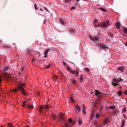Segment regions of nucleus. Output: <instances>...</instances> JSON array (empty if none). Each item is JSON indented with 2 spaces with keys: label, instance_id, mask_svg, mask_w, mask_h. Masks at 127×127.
<instances>
[{
  "label": "nucleus",
  "instance_id": "obj_1",
  "mask_svg": "<svg viewBox=\"0 0 127 127\" xmlns=\"http://www.w3.org/2000/svg\"><path fill=\"white\" fill-rule=\"evenodd\" d=\"M25 86V84L20 83L18 84L17 86V88L13 89V91L14 92H15L17 91H20L24 95H26L28 93L23 88Z\"/></svg>",
  "mask_w": 127,
  "mask_h": 127
},
{
  "label": "nucleus",
  "instance_id": "obj_2",
  "mask_svg": "<svg viewBox=\"0 0 127 127\" xmlns=\"http://www.w3.org/2000/svg\"><path fill=\"white\" fill-rule=\"evenodd\" d=\"M99 36L98 35H94L92 36H91L90 37V39L92 41H98L99 39Z\"/></svg>",
  "mask_w": 127,
  "mask_h": 127
},
{
  "label": "nucleus",
  "instance_id": "obj_3",
  "mask_svg": "<svg viewBox=\"0 0 127 127\" xmlns=\"http://www.w3.org/2000/svg\"><path fill=\"white\" fill-rule=\"evenodd\" d=\"M8 74V73L6 72H4L3 73V74L4 75V78L6 80H7L8 79H10L11 78V75H6V74Z\"/></svg>",
  "mask_w": 127,
  "mask_h": 127
},
{
  "label": "nucleus",
  "instance_id": "obj_4",
  "mask_svg": "<svg viewBox=\"0 0 127 127\" xmlns=\"http://www.w3.org/2000/svg\"><path fill=\"white\" fill-rule=\"evenodd\" d=\"M121 80H122V81H123L124 80L120 78L119 79L118 78L117 79L114 78V79H112V80L113 82H120V81H121Z\"/></svg>",
  "mask_w": 127,
  "mask_h": 127
},
{
  "label": "nucleus",
  "instance_id": "obj_5",
  "mask_svg": "<svg viewBox=\"0 0 127 127\" xmlns=\"http://www.w3.org/2000/svg\"><path fill=\"white\" fill-rule=\"evenodd\" d=\"M75 108L77 110L76 112H79L81 110V107L78 105H77L75 106Z\"/></svg>",
  "mask_w": 127,
  "mask_h": 127
},
{
  "label": "nucleus",
  "instance_id": "obj_6",
  "mask_svg": "<svg viewBox=\"0 0 127 127\" xmlns=\"http://www.w3.org/2000/svg\"><path fill=\"white\" fill-rule=\"evenodd\" d=\"M86 107L84 105H82V112L83 114H85L86 113L85 111Z\"/></svg>",
  "mask_w": 127,
  "mask_h": 127
},
{
  "label": "nucleus",
  "instance_id": "obj_7",
  "mask_svg": "<svg viewBox=\"0 0 127 127\" xmlns=\"http://www.w3.org/2000/svg\"><path fill=\"white\" fill-rule=\"evenodd\" d=\"M95 94L97 95H100L102 94V93L100 92L99 91L96 90L95 91Z\"/></svg>",
  "mask_w": 127,
  "mask_h": 127
},
{
  "label": "nucleus",
  "instance_id": "obj_8",
  "mask_svg": "<svg viewBox=\"0 0 127 127\" xmlns=\"http://www.w3.org/2000/svg\"><path fill=\"white\" fill-rule=\"evenodd\" d=\"M125 69V67H120L118 68L117 69L119 71H120L122 72H123L124 71Z\"/></svg>",
  "mask_w": 127,
  "mask_h": 127
},
{
  "label": "nucleus",
  "instance_id": "obj_9",
  "mask_svg": "<svg viewBox=\"0 0 127 127\" xmlns=\"http://www.w3.org/2000/svg\"><path fill=\"white\" fill-rule=\"evenodd\" d=\"M65 115L63 113H61L60 115V117H61V119L62 120H64V116Z\"/></svg>",
  "mask_w": 127,
  "mask_h": 127
},
{
  "label": "nucleus",
  "instance_id": "obj_10",
  "mask_svg": "<svg viewBox=\"0 0 127 127\" xmlns=\"http://www.w3.org/2000/svg\"><path fill=\"white\" fill-rule=\"evenodd\" d=\"M49 50V49H48L47 50L44 52V57L45 58H46L47 57V55L48 52Z\"/></svg>",
  "mask_w": 127,
  "mask_h": 127
},
{
  "label": "nucleus",
  "instance_id": "obj_11",
  "mask_svg": "<svg viewBox=\"0 0 127 127\" xmlns=\"http://www.w3.org/2000/svg\"><path fill=\"white\" fill-rule=\"evenodd\" d=\"M101 25L102 27H105L107 26V25L105 22H102L101 24Z\"/></svg>",
  "mask_w": 127,
  "mask_h": 127
},
{
  "label": "nucleus",
  "instance_id": "obj_12",
  "mask_svg": "<svg viewBox=\"0 0 127 127\" xmlns=\"http://www.w3.org/2000/svg\"><path fill=\"white\" fill-rule=\"evenodd\" d=\"M115 25L118 28H120V23L119 22H117L116 23Z\"/></svg>",
  "mask_w": 127,
  "mask_h": 127
},
{
  "label": "nucleus",
  "instance_id": "obj_13",
  "mask_svg": "<svg viewBox=\"0 0 127 127\" xmlns=\"http://www.w3.org/2000/svg\"><path fill=\"white\" fill-rule=\"evenodd\" d=\"M44 107L43 106H40L39 107V111L40 112H42V110L44 109Z\"/></svg>",
  "mask_w": 127,
  "mask_h": 127
},
{
  "label": "nucleus",
  "instance_id": "obj_14",
  "mask_svg": "<svg viewBox=\"0 0 127 127\" xmlns=\"http://www.w3.org/2000/svg\"><path fill=\"white\" fill-rule=\"evenodd\" d=\"M10 68L8 67H6L5 68H4L3 70V71H7L8 69H9Z\"/></svg>",
  "mask_w": 127,
  "mask_h": 127
},
{
  "label": "nucleus",
  "instance_id": "obj_15",
  "mask_svg": "<svg viewBox=\"0 0 127 127\" xmlns=\"http://www.w3.org/2000/svg\"><path fill=\"white\" fill-rule=\"evenodd\" d=\"M125 120H123L122 121V126L120 127H123V126L125 125Z\"/></svg>",
  "mask_w": 127,
  "mask_h": 127
},
{
  "label": "nucleus",
  "instance_id": "obj_16",
  "mask_svg": "<svg viewBox=\"0 0 127 127\" xmlns=\"http://www.w3.org/2000/svg\"><path fill=\"white\" fill-rule=\"evenodd\" d=\"M56 117V116L54 114H52L51 115V118L53 119H55Z\"/></svg>",
  "mask_w": 127,
  "mask_h": 127
},
{
  "label": "nucleus",
  "instance_id": "obj_17",
  "mask_svg": "<svg viewBox=\"0 0 127 127\" xmlns=\"http://www.w3.org/2000/svg\"><path fill=\"white\" fill-rule=\"evenodd\" d=\"M27 107L28 108H32L33 107V106L31 105H27Z\"/></svg>",
  "mask_w": 127,
  "mask_h": 127
},
{
  "label": "nucleus",
  "instance_id": "obj_18",
  "mask_svg": "<svg viewBox=\"0 0 127 127\" xmlns=\"http://www.w3.org/2000/svg\"><path fill=\"white\" fill-rule=\"evenodd\" d=\"M98 47H101V48H107V47L105 46H104V45H99L98 46Z\"/></svg>",
  "mask_w": 127,
  "mask_h": 127
},
{
  "label": "nucleus",
  "instance_id": "obj_19",
  "mask_svg": "<svg viewBox=\"0 0 127 127\" xmlns=\"http://www.w3.org/2000/svg\"><path fill=\"white\" fill-rule=\"evenodd\" d=\"M80 82H81L82 81H83V75L82 74H81L80 75Z\"/></svg>",
  "mask_w": 127,
  "mask_h": 127
},
{
  "label": "nucleus",
  "instance_id": "obj_20",
  "mask_svg": "<svg viewBox=\"0 0 127 127\" xmlns=\"http://www.w3.org/2000/svg\"><path fill=\"white\" fill-rule=\"evenodd\" d=\"M99 9L103 12H105L106 11V10L105 9L102 8L100 7L99 8Z\"/></svg>",
  "mask_w": 127,
  "mask_h": 127
},
{
  "label": "nucleus",
  "instance_id": "obj_21",
  "mask_svg": "<svg viewBox=\"0 0 127 127\" xmlns=\"http://www.w3.org/2000/svg\"><path fill=\"white\" fill-rule=\"evenodd\" d=\"M114 82H113L112 85H113L114 86H116L117 85H118L119 84L117 83H114Z\"/></svg>",
  "mask_w": 127,
  "mask_h": 127
},
{
  "label": "nucleus",
  "instance_id": "obj_22",
  "mask_svg": "<svg viewBox=\"0 0 127 127\" xmlns=\"http://www.w3.org/2000/svg\"><path fill=\"white\" fill-rule=\"evenodd\" d=\"M82 121L81 120L79 119L78 120V124L80 125L82 124Z\"/></svg>",
  "mask_w": 127,
  "mask_h": 127
},
{
  "label": "nucleus",
  "instance_id": "obj_23",
  "mask_svg": "<svg viewBox=\"0 0 127 127\" xmlns=\"http://www.w3.org/2000/svg\"><path fill=\"white\" fill-rule=\"evenodd\" d=\"M123 31L125 33H127V29L126 28H124L123 29Z\"/></svg>",
  "mask_w": 127,
  "mask_h": 127
},
{
  "label": "nucleus",
  "instance_id": "obj_24",
  "mask_svg": "<svg viewBox=\"0 0 127 127\" xmlns=\"http://www.w3.org/2000/svg\"><path fill=\"white\" fill-rule=\"evenodd\" d=\"M126 111V109L125 107H124L122 110V112L123 113H125V112Z\"/></svg>",
  "mask_w": 127,
  "mask_h": 127
},
{
  "label": "nucleus",
  "instance_id": "obj_25",
  "mask_svg": "<svg viewBox=\"0 0 127 127\" xmlns=\"http://www.w3.org/2000/svg\"><path fill=\"white\" fill-rule=\"evenodd\" d=\"M84 70L88 72H89L90 71V69L88 68H84Z\"/></svg>",
  "mask_w": 127,
  "mask_h": 127
},
{
  "label": "nucleus",
  "instance_id": "obj_26",
  "mask_svg": "<svg viewBox=\"0 0 127 127\" xmlns=\"http://www.w3.org/2000/svg\"><path fill=\"white\" fill-rule=\"evenodd\" d=\"M122 93V92L121 91H120L118 92V94L119 95V96H120L121 95Z\"/></svg>",
  "mask_w": 127,
  "mask_h": 127
},
{
  "label": "nucleus",
  "instance_id": "obj_27",
  "mask_svg": "<svg viewBox=\"0 0 127 127\" xmlns=\"http://www.w3.org/2000/svg\"><path fill=\"white\" fill-rule=\"evenodd\" d=\"M44 107L45 108L48 109L49 108V106L48 105H45Z\"/></svg>",
  "mask_w": 127,
  "mask_h": 127
},
{
  "label": "nucleus",
  "instance_id": "obj_28",
  "mask_svg": "<svg viewBox=\"0 0 127 127\" xmlns=\"http://www.w3.org/2000/svg\"><path fill=\"white\" fill-rule=\"evenodd\" d=\"M68 121L69 123H71L72 122V119L71 118H69L68 120Z\"/></svg>",
  "mask_w": 127,
  "mask_h": 127
},
{
  "label": "nucleus",
  "instance_id": "obj_29",
  "mask_svg": "<svg viewBox=\"0 0 127 127\" xmlns=\"http://www.w3.org/2000/svg\"><path fill=\"white\" fill-rule=\"evenodd\" d=\"M105 22L106 23V24H107L108 26L110 25L109 24V22L108 20H107L106 21H105Z\"/></svg>",
  "mask_w": 127,
  "mask_h": 127
},
{
  "label": "nucleus",
  "instance_id": "obj_30",
  "mask_svg": "<svg viewBox=\"0 0 127 127\" xmlns=\"http://www.w3.org/2000/svg\"><path fill=\"white\" fill-rule=\"evenodd\" d=\"M115 108V106H111L109 107V108L110 109H113Z\"/></svg>",
  "mask_w": 127,
  "mask_h": 127
},
{
  "label": "nucleus",
  "instance_id": "obj_31",
  "mask_svg": "<svg viewBox=\"0 0 127 127\" xmlns=\"http://www.w3.org/2000/svg\"><path fill=\"white\" fill-rule=\"evenodd\" d=\"M94 114L93 113H92V115L90 118V120H91L94 117Z\"/></svg>",
  "mask_w": 127,
  "mask_h": 127
},
{
  "label": "nucleus",
  "instance_id": "obj_32",
  "mask_svg": "<svg viewBox=\"0 0 127 127\" xmlns=\"http://www.w3.org/2000/svg\"><path fill=\"white\" fill-rule=\"evenodd\" d=\"M12 124H8V126L10 127H15L14 126H12L11 125Z\"/></svg>",
  "mask_w": 127,
  "mask_h": 127
},
{
  "label": "nucleus",
  "instance_id": "obj_33",
  "mask_svg": "<svg viewBox=\"0 0 127 127\" xmlns=\"http://www.w3.org/2000/svg\"><path fill=\"white\" fill-rule=\"evenodd\" d=\"M60 21L62 24H64V22L63 20L61 19L60 20Z\"/></svg>",
  "mask_w": 127,
  "mask_h": 127
},
{
  "label": "nucleus",
  "instance_id": "obj_34",
  "mask_svg": "<svg viewBox=\"0 0 127 127\" xmlns=\"http://www.w3.org/2000/svg\"><path fill=\"white\" fill-rule=\"evenodd\" d=\"M72 83L74 84H75L76 83V81L74 79H73L72 80Z\"/></svg>",
  "mask_w": 127,
  "mask_h": 127
},
{
  "label": "nucleus",
  "instance_id": "obj_35",
  "mask_svg": "<svg viewBox=\"0 0 127 127\" xmlns=\"http://www.w3.org/2000/svg\"><path fill=\"white\" fill-rule=\"evenodd\" d=\"M34 7L35 10H37L38 9V8L37 7L36 4L35 3L34 4Z\"/></svg>",
  "mask_w": 127,
  "mask_h": 127
},
{
  "label": "nucleus",
  "instance_id": "obj_36",
  "mask_svg": "<svg viewBox=\"0 0 127 127\" xmlns=\"http://www.w3.org/2000/svg\"><path fill=\"white\" fill-rule=\"evenodd\" d=\"M99 117V115L97 113L96 115V118H98Z\"/></svg>",
  "mask_w": 127,
  "mask_h": 127
},
{
  "label": "nucleus",
  "instance_id": "obj_37",
  "mask_svg": "<svg viewBox=\"0 0 127 127\" xmlns=\"http://www.w3.org/2000/svg\"><path fill=\"white\" fill-rule=\"evenodd\" d=\"M109 35L111 37V38H112L113 37V34L111 33H110L109 34Z\"/></svg>",
  "mask_w": 127,
  "mask_h": 127
},
{
  "label": "nucleus",
  "instance_id": "obj_38",
  "mask_svg": "<svg viewBox=\"0 0 127 127\" xmlns=\"http://www.w3.org/2000/svg\"><path fill=\"white\" fill-rule=\"evenodd\" d=\"M76 76H78V72L77 70H76Z\"/></svg>",
  "mask_w": 127,
  "mask_h": 127
},
{
  "label": "nucleus",
  "instance_id": "obj_39",
  "mask_svg": "<svg viewBox=\"0 0 127 127\" xmlns=\"http://www.w3.org/2000/svg\"><path fill=\"white\" fill-rule=\"evenodd\" d=\"M70 99L71 100L72 102H74V101L73 99V97H71L70 98Z\"/></svg>",
  "mask_w": 127,
  "mask_h": 127
},
{
  "label": "nucleus",
  "instance_id": "obj_40",
  "mask_svg": "<svg viewBox=\"0 0 127 127\" xmlns=\"http://www.w3.org/2000/svg\"><path fill=\"white\" fill-rule=\"evenodd\" d=\"M26 102H24L23 103V104L22 105V106L24 107L25 106Z\"/></svg>",
  "mask_w": 127,
  "mask_h": 127
},
{
  "label": "nucleus",
  "instance_id": "obj_41",
  "mask_svg": "<svg viewBox=\"0 0 127 127\" xmlns=\"http://www.w3.org/2000/svg\"><path fill=\"white\" fill-rule=\"evenodd\" d=\"M54 78L55 79V80H56L58 78V77L57 76L55 75L54 76Z\"/></svg>",
  "mask_w": 127,
  "mask_h": 127
},
{
  "label": "nucleus",
  "instance_id": "obj_42",
  "mask_svg": "<svg viewBox=\"0 0 127 127\" xmlns=\"http://www.w3.org/2000/svg\"><path fill=\"white\" fill-rule=\"evenodd\" d=\"M44 9L47 11L48 12H49V11L46 8V7H44Z\"/></svg>",
  "mask_w": 127,
  "mask_h": 127
},
{
  "label": "nucleus",
  "instance_id": "obj_43",
  "mask_svg": "<svg viewBox=\"0 0 127 127\" xmlns=\"http://www.w3.org/2000/svg\"><path fill=\"white\" fill-rule=\"evenodd\" d=\"M124 93L125 95L127 94V91L126 90H125L124 92Z\"/></svg>",
  "mask_w": 127,
  "mask_h": 127
},
{
  "label": "nucleus",
  "instance_id": "obj_44",
  "mask_svg": "<svg viewBox=\"0 0 127 127\" xmlns=\"http://www.w3.org/2000/svg\"><path fill=\"white\" fill-rule=\"evenodd\" d=\"M50 65H51V64H49L48 66H47L46 67V69L48 68H49L50 66Z\"/></svg>",
  "mask_w": 127,
  "mask_h": 127
},
{
  "label": "nucleus",
  "instance_id": "obj_45",
  "mask_svg": "<svg viewBox=\"0 0 127 127\" xmlns=\"http://www.w3.org/2000/svg\"><path fill=\"white\" fill-rule=\"evenodd\" d=\"M63 64L65 65V66H67V64H66L65 63V62H63Z\"/></svg>",
  "mask_w": 127,
  "mask_h": 127
},
{
  "label": "nucleus",
  "instance_id": "obj_46",
  "mask_svg": "<svg viewBox=\"0 0 127 127\" xmlns=\"http://www.w3.org/2000/svg\"><path fill=\"white\" fill-rule=\"evenodd\" d=\"M71 0H65V1L66 2H70Z\"/></svg>",
  "mask_w": 127,
  "mask_h": 127
},
{
  "label": "nucleus",
  "instance_id": "obj_47",
  "mask_svg": "<svg viewBox=\"0 0 127 127\" xmlns=\"http://www.w3.org/2000/svg\"><path fill=\"white\" fill-rule=\"evenodd\" d=\"M67 69L68 70H69L70 69V67L69 66H67Z\"/></svg>",
  "mask_w": 127,
  "mask_h": 127
},
{
  "label": "nucleus",
  "instance_id": "obj_48",
  "mask_svg": "<svg viewBox=\"0 0 127 127\" xmlns=\"http://www.w3.org/2000/svg\"><path fill=\"white\" fill-rule=\"evenodd\" d=\"M65 126L66 127H68V125L67 124H65Z\"/></svg>",
  "mask_w": 127,
  "mask_h": 127
},
{
  "label": "nucleus",
  "instance_id": "obj_49",
  "mask_svg": "<svg viewBox=\"0 0 127 127\" xmlns=\"http://www.w3.org/2000/svg\"><path fill=\"white\" fill-rule=\"evenodd\" d=\"M71 123H72V125H74L75 123V121L74 122H72Z\"/></svg>",
  "mask_w": 127,
  "mask_h": 127
},
{
  "label": "nucleus",
  "instance_id": "obj_50",
  "mask_svg": "<svg viewBox=\"0 0 127 127\" xmlns=\"http://www.w3.org/2000/svg\"><path fill=\"white\" fill-rule=\"evenodd\" d=\"M75 8H76V7H72L71 8L72 9H75Z\"/></svg>",
  "mask_w": 127,
  "mask_h": 127
},
{
  "label": "nucleus",
  "instance_id": "obj_51",
  "mask_svg": "<svg viewBox=\"0 0 127 127\" xmlns=\"http://www.w3.org/2000/svg\"><path fill=\"white\" fill-rule=\"evenodd\" d=\"M72 73L73 74H74L75 73V71L74 70H73L72 71Z\"/></svg>",
  "mask_w": 127,
  "mask_h": 127
},
{
  "label": "nucleus",
  "instance_id": "obj_52",
  "mask_svg": "<svg viewBox=\"0 0 127 127\" xmlns=\"http://www.w3.org/2000/svg\"><path fill=\"white\" fill-rule=\"evenodd\" d=\"M123 117L125 118H126V116L124 114L123 115Z\"/></svg>",
  "mask_w": 127,
  "mask_h": 127
},
{
  "label": "nucleus",
  "instance_id": "obj_53",
  "mask_svg": "<svg viewBox=\"0 0 127 127\" xmlns=\"http://www.w3.org/2000/svg\"><path fill=\"white\" fill-rule=\"evenodd\" d=\"M99 25H98V26H95V27H99Z\"/></svg>",
  "mask_w": 127,
  "mask_h": 127
},
{
  "label": "nucleus",
  "instance_id": "obj_54",
  "mask_svg": "<svg viewBox=\"0 0 127 127\" xmlns=\"http://www.w3.org/2000/svg\"><path fill=\"white\" fill-rule=\"evenodd\" d=\"M103 107L102 106L101 107V108H100V110H102V109L103 108Z\"/></svg>",
  "mask_w": 127,
  "mask_h": 127
},
{
  "label": "nucleus",
  "instance_id": "obj_55",
  "mask_svg": "<svg viewBox=\"0 0 127 127\" xmlns=\"http://www.w3.org/2000/svg\"><path fill=\"white\" fill-rule=\"evenodd\" d=\"M125 45L126 46H127V41L125 43Z\"/></svg>",
  "mask_w": 127,
  "mask_h": 127
},
{
  "label": "nucleus",
  "instance_id": "obj_56",
  "mask_svg": "<svg viewBox=\"0 0 127 127\" xmlns=\"http://www.w3.org/2000/svg\"><path fill=\"white\" fill-rule=\"evenodd\" d=\"M2 41V40H0V44L1 43Z\"/></svg>",
  "mask_w": 127,
  "mask_h": 127
},
{
  "label": "nucleus",
  "instance_id": "obj_57",
  "mask_svg": "<svg viewBox=\"0 0 127 127\" xmlns=\"http://www.w3.org/2000/svg\"><path fill=\"white\" fill-rule=\"evenodd\" d=\"M40 11H43V9H41V8H40Z\"/></svg>",
  "mask_w": 127,
  "mask_h": 127
},
{
  "label": "nucleus",
  "instance_id": "obj_58",
  "mask_svg": "<svg viewBox=\"0 0 127 127\" xmlns=\"http://www.w3.org/2000/svg\"><path fill=\"white\" fill-rule=\"evenodd\" d=\"M25 127H30V126H29L27 125Z\"/></svg>",
  "mask_w": 127,
  "mask_h": 127
},
{
  "label": "nucleus",
  "instance_id": "obj_59",
  "mask_svg": "<svg viewBox=\"0 0 127 127\" xmlns=\"http://www.w3.org/2000/svg\"><path fill=\"white\" fill-rule=\"evenodd\" d=\"M37 94L38 95H39V93H37Z\"/></svg>",
  "mask_w": 127,
  "mask_h": 127
},
{
  "label": "nucleus",
  "instance_id": "obj_60",
  "mask_svg": "<svg viewBox=\"0 0 127 127\" xmlns=\"http://www.w3.org/2000/svg\"><path fill=\"white\" fill-rule=\"evenodd\" d=\"M1 79H0V82L1 83Z\"/></svg>",
  "mask_w": 127,
  "mask_h": 127
},
{
  "label": "nucleus",
  "instance_id": "obj_61",
  "mask_svg": "<svg viewBox=\"0 0 127 127\" xmlns=\"http://www.w3.org/2000/svg\"><path fill=\"white\" fill-rule=\"evenodd\" d=\"M46 21H44V24H45V22Z\"/></svg>",
  "mask_w": 127,
  "mask_h": 127
},
{
  "label": "nucleus",
  "instance_id": "obj_62",
  "mask_svg": "<svg viewBox=\"0 0 127 127\" xmlns=\"http://www.w3.org/2000/svg\"><path fill=\"white\" fill-rule=\"evenodd\" d=\"M3 126H1L0 127H3Z\"/></svg>",
  "mask_w": 127,
  "mask_h": 127
},
{
  "label": "nucleus",
  "instance_id": "obj_63",
  "mask_svg": "<svg viewBox=\"0 0 127 127\" xmlns=\"http://www.w3.org/2000/svg\"><path fill=\"white\" fill-rule=\"evenodd\" d=\"M77 1H79V0H76Z\"/></svg>",
  "mask_w": 127,
  "mask_h": 127
},
{
  "label": "nucleus",
  "instance_id": "obj_64",
  "mask_svg": "<svg viewBox=\"0 0 127 127\" xmlns=\"http://www.w3.org/2000/svg\"><path fill=\"white\" fill-rule=\"evenodd\" d=\"M95 23H96V22H97V21H95Z\"/></svg>",
  "mask_w": 127,
  "mask_h": 127
}]
</instances>
